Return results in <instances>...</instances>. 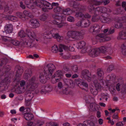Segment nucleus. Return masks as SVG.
<instances>
[{
	"label": "nucleus",
	"mask_w": 126,
	"mask_h": 126,
	"mask_svg": "<svg viewBox=\"0 0 126 126\" xmlns=\"http://www.w3.org/2000/svg\"><path fill=\"white\" fill-rule=\"evenodd\" d=\"M30 23L32 27L34 28H36L39 27L40 24L38 20L34 19L30 20Z\"/></svg>",
	"instance_id": "nucleus-12"
},
{
	"label": "nucleus",
	"mask_w": 126,
	"mask_h": 126,
	"mask_svg": "<svg viewBox=\"0 0 126 126\" xmlns=\"http://www.w3.org/2000/svg\"><path fill=\"white\" fill-rule=\"evenodd\" d=\"M26 97L25 100H31L34 96L33 93L31 92H26Z\"/></svg>",
	"instance_id": "nucleus-21"
},
{
	"label": "nucleus",
	"mask_w": 126,
	"mask_h": 126,
	"mask_svg": "<svg viewBox=\"0 0 126 126\" xmlns=\"http://www.w3.org/2000/svg\"><path fill=\"white\" fill-rule=\"evenodd\" d=\"M97 105L95 103H91L90 104V109L92 110L95 111L97 109Z\"/></svg>",
	"instance_id": "nucleus-29"
},
{
	"label": "nucleus",
	"mask_w": 126,
	"mask_h": 126,
	"mask_svg": "<svg viewBox=\"0 0 126 126\" xmlns=\"http://www.w3.org/2000/svg\"><path fill=\"white\" fill-rule=\"evenodd\" d=\"M42 3L45 6V7L42 8V10L44 12L48 11V10H50L53 8L52 5L46 1L42 0Z\"/></svg>",
	"instance_id": "nucleus-10"
},
{
	"label": "nucleus",
	"mask_w": 126,
	"mask_h": 126,
	"mask_svg": "<svg viewBox=\"0 0 126 126\" xmlns=\"http://www.w3.org/2000/svg\"><path fill=\"white\" fill-rule=\"evenodd\" d=\"M55 67L54 65L52 63H50L47 65L46 67L45 68L44 71V74L47 76V78H52V74L54 71Z\"/></svg>",
	"instance_id": "nucleus-5"
},
{
	"label": "nucleus",
	"mask_w": 126,
	"mask_h": 126,
	"mask_svg": "<svg viewBox=\"0 0 126 126\" xmlns=\"http://www.w3.org/2000/svg\"><path fill=\"white\" fill-rule=\"evenodd\" d=\"M54 11L55 13H58V14H59V15H63V9L62 7L58 6L54 8Z\"/></svg>",
	"instance_id": "nucleus-20"
},
{
	"label": "nucleus",
	"mask_w": 126,
	"mask_h": 126,
	"mask_svg": "<svg viewBox=\"0 0 126 126\" xmlns=\"http://www.w3.org/2000/svg\"><path fill=\"white\" fill-rule=\"evenodd\" d=\"M1 37L2 38V40L5 41H10V40L9 39V37L5 36H2Z\"/></svg>",
	"instance_id": "nucleus-60"
},
{
	"label": "nucleus",
	"mask_w": 126,
	"mask_h": 126,
	"mask_svg": "<svg viewBox=\"0 0 126 126\" xmlns=\"http://www.w3.org/2000/svg\"><path fill=\"white\" fill-rule=\"evenodd\" d=\"M72 70L74 72H77L78 70V68L76 65H74L71 67Z\"/></svg>",
	"instance_id": "nucleus-42"
},
{
	"label": "nucleus",
	"mask_w": 126,
	"mask_h": 126,
	"mask_svg": "<svg viewBox=\"0 0 126 126\" xmlns=\"http://www.w3.org/2000/svg\"><path fill=\"white\" fill-rule=\"evenodd\" d=\"M114 66L113 65H110L109 66L107 70L108 72H110L112 70L114 69Z\"/></svg>",
	"instance_id": "nucleus-52"
},
{
	"label": "nucleus",
	"mask_w": 126,
	"mask_h": 126,
	"mask_svg": "<svg viewBox=\"0 0 126 126\" xmlns=\"http://www.w3.org/2000/svg\"><path fill=\"white\" fill-rule=\"evenodd\" d=\"M94 85L95 87L99 89L101 88V85L98 82V81L97 79H95L94 81Z\"/></svg>",
	"instance_id": "nucleus-34"
},
{
	"label": "nucleus",
	"mask_w": 126,
	"mask_h": 126,
	"mask_svg": "<svg viewBox=\"0 0 126 126\" xmlns=\"http://www.w3.org/2000/svg\"><path fill=\"white\" fill-rule=\"evenodd\" d=\"M10 42L14 45L16 46H18L20 44V41L17 40H14L12 39L10 41Z\"/></svg>",
	"instance_id": "nucleus-38"
},
{
	"label": "nucleus",
	"mask_w": 126,
	"mask_h": 126,
	"mask_svg": "<svg viewBox=\"0 0 126 126\" xmlns=\"http://www.w3.org/2000/svg\"><path fill=\"white\" fill-rule=\"evenodd\" d=\"M76 83L78 84V86L81 85V83L82 82L81 81V80L79 79H77L75 80Z\"/></svg>",
	"instance_id": "nucleus-61"
},
{
	"label": "nucleus",
	"mask_w": 126,
	"mask_h": 126,
	"mask_svg": "<svg viewBox=\"0 0 126 126\" xmlns=\"http://www.w3.org/2000/svg\"><path fill=\"white\" fill-rule=\"evenodd\" d=\"M26 34L23 30H20L18 32V36L21 38H24L26 36Z\"/></svg>",
	"instance_id": "nucleus-36"
},
{
	"label": "nucleus",
	"mask_w": 126,
	"mask_h": 126,
	"mask_svg": "<svg viewBox=\"0 0 126 126\" xmlns=\"http://www.w3.org/2000/svg\"><path fill=\"white\" fill-rule=\"evenodd\" d=\"M52 36L54 38L56 39L57 41L59 42H61L63 41V37L60 36L58 33H53Z\"/></svg>",
	"instance_id": "nucleus-17"
},
{
	"label": "nucleus",
	"mask_w": 126,
	"mask_h": 126,
	"mask_svg": "<svg viewBox=\"0 0 126 126\" xmlns=\"http://www.w3.org/2000/svg\"><path fill=\"white\" fill-rule=\"evenodd\" d=\"M45 76L43 74H40L39 77V79L40 82L42 83H45L46 82L47 79H49L50 78H47L48 76H47L44 74Z\"/></svg>",
	"instance_id": "nucleus-19"
},
{
	"label": "nucleus",
	"mask_w": 126,
	"mask_h": 126,
	"mask_svg": "<svg viewBox=\"0 0 126 126\" xmlns=\"http://www.w3.org/2000/svg\"><path fill=\"white\" fill-rule=\"evenodd\" d=\"M99 89L95 87H90V90L91 93L94 95H96L98 93Z\"/></svg>",
	"instance_id": "nucleus-28"
},
{
	"label": "nucleus",
	"mask_w": 126,
	"mask_h": 126,
	"mask_svg": "<svg viewBox=\"0 0 126 126\" xmlns=\"http://www.w3.org/2000/svg\"><path fill=\"white\" fill-rule=\"evenodd\" d=\"M100 20L102 22L109 23L111 22L112 20L110 18L102 16L100 18Z\"/></svg>",
	"instance_id": "nucleus-22"
},
{
	"label": "nucleus",
	"mask_w": 126,
	"mask_h": 126,
	"mask_svg": "<svg viewBox=\"0 0 126 126\" xmlns=\"http://www.w3.org/2000/svg\"><path fill=\"white\" fill-rule=\"evenodd\" d=\"M67 20L71 22H74L75 21L74 18L71 16H69L67 17Z\"/></svg>",
	"instance_id": "nucleus-53"
},
{
	"label": "nucleus",
	"mask_w": 126,
	"mask_h": 126,
	"mask_svg": "<svg viewBox=\"0 0 126 126\" xmlns=\"http://www.w3.org/2000/svg\"><path fill=\"white\" fill-rule=\"evenodd\" d=\"M64 72L65 73L68 72L70 71L69 68L65 65L64 66Z\"/></svg>",
	"instance_id": "nucleus-62"
},
{
	"label": "nucleus",
	"mask_w": 126,
	"mask_h": 126,
	"mask_svg": "<svg viewBox=\"0 0 126 126\" xmlns=\"http://www.w3.org/2000/svg\"><path fill=\"white\" fill-rule=\"evenodd\" d=\"M39 57V56H28L27 57V58L35 59Z\"/></svg>",
	"instance_id": "nucleus-58"
},
{
	"label": "nucleus",
	"mask_w": 126,
	"mask_h": 126,
	"mask_svg": "<svg viewBox=\"0 0 126 126\" xmlns=\"http://www.w3.org/2000/svg\"><path fill=\"white\" fill-rule=\"evenodd\" d=\"M88 9L90 12L92 13H95L97 14H100L101 13H110L112 11L110 9L105 7H98L94 9L93 6L91 5L88 6Z\"/></svg>",
	"instance_id": "nucleus-2"
},
{
	"label": "nucleus",
	"mask_w": 126,
	"mask_h": 126,
	"mask_svg": "<svg viewBox=\"0 0 126 126\" xmlns=\"http://www.w3.org/2000/svg\"><path fill=\"white\" fill-rule=\"evenodd\" d=\"M85 45L86 43L84 41H82L79 42L78 43V48L81 49L84 48L85 46Z\"/></svg>",
	"instance_id": "nucleus-33"
},
{
	"label": "nucleus",
	"mask_w": 126,
	"mask_h": 126,
	"mask_svg": "<svg viewBox=\"0 0 126 126\" xmlns=\"http://www.w3.org/2000/svg\"><path fill=\"white\" fill-rule=\"evenodd\" d=\"M104 74V72L103 70L101 68L98 69L97 70V75L98 76V78H100V81L102 82Z\"/></svg>",
	"instance_id": "nucleus-18"
},
{
	"label": "nucleus",
	"mask_w": 126,
	"mask_h": 126,
	"mask_svg": "<svg viewBox=\"0 0 126 126\" xmlns=\"http://www.w3.org/2000/svg\"><path fill=\"white\" fill-rule=\"evenodd\" d=\"M113 120L115 119L117 120V121L118 120V113H115L112 116Z\"/></svg>",
	"instance_id": "nucleus-57"
},
{
	"label": "nucleus",
	"mask_w": 126,
	"mask_h": 126,
	"mask_svg": "<svg viewBox=\"0 0 126 126\" xmlns=\"http://www.w3.org/2000/svg\"><path fill=\"white\" fill-rule=\"evenodd\" d=\"M48 17V15L46 14H44L42 15L40 17V19L42 21H45L46 20Z\"/></svg>",
	"instance_id": "nucleus-45"
},
{
	"label": "nucleus",
	"mask_w": 126,
	"mask_h": 126,
	"mask_svg": "<svg viewBox=\"0 0 126 126\" xmlns=\"http://www.w3.org/2000/svg\"><path fill=\"white\" fill-rule=\"evenodd\" d=\"M51 32L50 30H46L44 32L43 35V37L45 39H50L53 36L51 35Z\"/></svg>",
	"instance_id": "nucleus-14"
},
{
	"label": "nucleus",
	"mask_w": 126,
	"mask_h": 126,
	"mask_svg": "<svg viewBox=\"0 0 126 126\" xmlns=\"http://www.w3.org/2000/svg\"><path fill=\"white\" fill-rule=\"evenodd\" d=\"M13 29V26L11 24H9L6 25L5 27V31L7 33L12 32Z\"/></svg>",
	"instance_id": "nucleus-16"
},
{
	"label": "nucleus",
	"mask_w": 126,
	"mask_h": 126,
	"mask_svg": "<svg viewBox=\"0 0 126 126\" xmlns=\"http://www.w3.org/2000/svg\"><path fill=\"white\" fill-rule=\"evenodd\" d=\"M44 124V122L43 121H38L35 124V126H41Z\"/></svg>",
	"instance_id": "nucleus-56"
},
{
	"label": "nucleus",
	"mask_w": 126,
	"mask_h": 126,
	"mask_svg": "<svg viewBox=\"0 0 126 126\" xmlns=\"http://www.w3.org/2000/svg\"><path fill=\"white\" fill-rule=\"evenodd\" d=\"M101 30L100 26L98 24H95L91 27L90 31L91 32L99 33Z\"/></svg>",
	"instance_id": "nucleus-11"
},
{
	"label": "nucleus",
	"mask_w": 126,
	"mask_h": 126,
	"mask_svg": "<svg viewBox=\"0 0 126 126\" xmlns=\"http://www.w3.org/2000/svg\"><path fill=\"white\" fill-rule=\"evenodd\" d=\"M58 91L59 93L63 94V85L62 82H59L58 85Z\"/></svg>",
	"instance_id": "nucleus-26"
},
{
	"label": "nucleus",
	"mask_w": 126,
	"mask_h": 126,
	"mask_svg": "<svg viewBox=\"0 0 126 126\" xmlns=\"http://www.w3.org/2000/svg\"><path fill=\"white\" fill-rule=\"evenodd\" d=\"M10 82V78L9 77H6L1 81L0 83L1 84H3L4 85H5L9 84Z\"/></svg>",
	"instance_id": "nucleus-25"
},
{
	"label": "nucleus",
	"mask_w": 126,
	"mask_h": 126,
	"mask_svg": "<svg viewBox=\"0 0 126 126\" xmlns=\"http://www.w3.org/2000/svg\"><path fill=\"white\" fill-rule=\"evenodd\" d=\"M84 11L82 9H81L78 12L76 13V16L77 17H79L81 18H83L84 14H82L81 11Z\"/></svg>",
	"instance_id": "nucleus-32"
},
{
	"label": "nucleus",
	"mask_w": 126,
	"mask_h": 126,
	"mask_svg": "<svg viewBox=\"0 0 126 126\" xmlns=\"http://www.w3.org/2000/svg\"><path fill=\"white\" fill-rule=\"evenodd\" d=\"M116 76L113 74H112L108 75L107 77V78L109 79V80H115Z\"/></svg>",
	"instance_id": "nucleus-40"
},
{
	"label": "nucleus",
	"mask_w": 126,
	"mask_h": 126,
	"mask_svg": "<svg viewBox=\"0 0 126 126\" xmlns=\"http://www.w3.org/2000/svg\"><path fill=\"white\" fill-rule=\"evenodd\" d=\"M63 73L62 71L60 70L57 71L54 75L52 76L51 81L53 83H55L60 81L63 79Z\"/></svg>",
	"instance_id": "nucleus-6"
},
{
	"label": "nucleus",
	"mask_w": 126,
	"mask_h": 126,
	"mask_svg": "<svg viewBox=\"0 0 126 126\" xmlns=\"http://www.w3.org/2000/svg\"><path fill=\"white\" fill-rule=\"evenodd\" d=\"M105 36V35L104 33L99 34L96 36V38L97 39L99 40L100 42L101 40H102L103 38H104Z\"/></svg>",
	"instance_id": "nucleus-37"
},
{
	"label": "nucleus",
	"mask_w": 126,
	"mask_h": 126,
	"mask_svg": "<svg viewBox=\"0 0 126 126\" xmlns=\"http://www.w3.org/2000/svg\"><path fill=\"white\" fill-rule=\"evenodd\" d=\"M84 126H95L94 122L89 120H86L83 123Z\"/></svg>",
	"instance_id": "nucleus-24"
},
{
	"label": "nucleus",
	"mask_w": 126,
	"mask_h": 126,
	"mask_svg": "<svg viewBox=\"0 0 126 126\" xmlns=\"http://www.w3.org/2000/svg\"><path fill=\"white\" fill-rule=\"evenodd\" d=\"M34 4H36L37 7L40 8H41L43 6V4L42 3V0L36 1L34 3Z\"/></svg>",
	"instance_id": "nucleus-44"
},
{
	"label": "nucleus",
	"mask_w": 126,
	"mask_h": 126,
	"mask_svg": "<svg viewBox=\"0 0 126 126\" xmlns=\"http://www.w3.org/2000/svg\"><path fill=\"white\" fill-rule=\"evenodd\" d=\"M8 18L9 20L14 21H17L18 20V18L16 17L12 16H8Z\"/></svg>",
	"instance_id": "nucleus-41"
},
{
	"label": "nucleus",
	"mask_w": 126,
	"mask_h": 126,
	"mask_svg": "<svg viewBox=\"0 0 126 126\" xmlns=\"http://www.w3.org/2000/svg\"><path fill=\"white\" fill-rule=\"evenodd\" d=\"M36 77L33 76L28 82L26 87V92H31L34 90L37 87V83H35Z\"/></svg>",
	"instance_id": "nucleus-4"
},
{
	"label": "nucleus",
	"mask_w": 126,
	"mask_h": 126,
	"mask_svg": "<svg viewBox=\"0 0 126 126\" xmlns=\"http://www.w3.org/2000/svg\"><path fill=\"white\" fill-rule=\"evenodd\" d=\"M115 26L117 28H120L122 27L125 28V26L121 21L116 22L115 24Z\"/></svg>",
	"instance_id": "nucleus-27"
},
{
	"label": "nucleus",
	"mask_w": 126,
	"mask_h": 126,
	"mask_svg": "<svg viewBox=\"0 0 126 126\" xmlns=\"http://www.w3.org/2000/svg\"><path fill=\"white\" fill-rule=\"evenodd\" d=\"M58 50L59 52L62 53L63 51V45L62 44H60L58 45Z\"/></svg>",
	"instance_id": "nucleus-47"
},
{
	"label": "nucleus",
	"mask_w": 126,
	"mask_h": 126,
	"mask_svg": "<svg viewBox=\"0 0 126 126\" xmlns=\"http://www.w3.org/2000/svg\"><path fill=\"white\" fill-rule=\"evenodd\" d=\"M111 39L109 37H104V38H103L102 39V40H101L100 42H105L106 41H108L110 40Z\"/></svg>",
	"instance_id": "nucleus-59"
},
{
	"label": "nucleus",
	"mask_w": 126,
	"mask_h": 126,
	"mask_svg": "<svg viewBox=\"0 0 126 126\" xmlns=\"http://www.w3.org/2000/svg\"><path fill=\"white\" fill-rule=\"evenodd\" d=\"M15 92L17 94H20L22 93V91L20 90V87H18L15 91Z\"/></svg>",
	"instance_id": "nucleus-51"
},
{
	"label": "nucleus",
	"mask_w": 126,
	"mask_h": 126,
	"mask_svg": "<svg viewBox=\"0 0 126 126\" xmlns=\"http://www.w3.org/2000/svg\"><path fill=\"white\" fill-rule=\"evenodd\" d=\"M51 51L54 53H56L59 52L58 46L57 45H54L52 47Z\"/></svg>",
	"instance_id": "nucleus-31"
},
{
	"label": "nucleus",
	"mask_w": 126,
	"mask_h": 126,
	"mask_svg": "<svg viewBox=\"0 0 126 126\" xmlns=\"http://www.w3.org/2000/svg\"><path fill=\"white\" fill-rule=\"evenodd\" d=\"M126 29L125 28V30L119 32V35L117 38L118 39L120 40L126 38Z\"/></svg>",
	"instance_id": "nucleus-13"
},
{
	"label": "nucleus",
	"mask_w": 126,
	"mask_h": 126,
	"mask_svg": "<svg viewBox=\"0 0 126 126\" xmlns=\"http://www.w3.org/2000/svg\"><path fill=\"white\" fill-rule=\"evenodd\" d=\"M25 73L28 74V75H30L31 76H32V71L30 69L27 70L26 71Z\"/></svg>",
	"instance_id": "nucleus-63"
},
{
	"label": "nucleus",
	"mask_w": 126,
	"mask_h": 126,
	"mask_svg": "<svg viewBox=\"0 0 126 126\" xmlns=\"http://www.w3.org/2000/svg\"><path fill=\"white\" fill-rule=\"evenodd\" d=\"M52 17L54 19L52 22L54 24L57 25L59 28H61L63 26V15H59V14H54Z\"/></svg>",
	"instance_id": "nucleus-3"
},
{
	"label": "nucleus",
	"mask_w": 126,
	"mask_h": 126,
	"mask_svg": "<svg viewBox=\"0 0 126 126\" xmlns=\"http://www.w3.org/2000/svg\"><path fill=\"white\" fill-rule=\"evenodd\" d=\"M16 68L17 69L16 75V76L19 77L22 74L23 71V69L19 66H17Z\"/></svg>",
	"instance_id": "nucleus-23"
},
{
	"label": "nucleus",
	"mask_w": 126,
	"mask_h": 126,
	"mask_svg": "<svg viewBox=\"0 0 126 126\" xmlns=\"http://www.w3.org/2000/svg\"><path fill=\"white\" fill-rule=\"evenodd\" d=\"M17 16L19 17L22 19L23 20H25V17L24 16V15L22 13L18 12L16 13Z\"/></svg>",
	"instance_id": "nucleus-46"
},
{
	"label": "nucleus",
	"mask_w": 126,
	"mask_h": 126,
	"mask_svg": "<svg viewBox=\"0 0 126 126\" xmlns=\"http://www.w3.org/2000/svg\"><path fill=\"white\" fill-rule=\"evenodd\" d=\"M57 124L55 123L51 122L47 124V126H57Z\"/></svg>",
	"instance_id": "nucleus-54"
},
{
	"label": "nucleus",
	"mask_w": 126,
	"mask_h": 126,
	"mask_svg": "<svg viewBox=\"0 0 126 126\" xmlns=\"http://www.w3.org/2000/svg\"><path fill=\"white\" fill-rule=\"evenodd\" d=\"M21 87H23L25 84V81L23 80H21L19 82Z\"/></svg>",
	"instance_id": "nucleus-64"
},
{
	"label": "nucleus",
	"mask_w": 126,
	"mask_h": 126,
	"mask_svg": "<svg viewBox=\"0 0 126 126\" xmlns=\"http://www.w3.org/2000/svg\"><path fill=\"white\" fill-rule=\"evenodd\" d=\"M99 19V17L97 15H94L92 17V21L94 22L97 21Z\"/></svg>",
	"instance_id": "nucleus-39"
},
{
	"label": "nucleus",
	"mask_w": 126,
	"mask_h": 126,
	"mask_svg": "<svg viewBox=\"0 0 126 126\" xmlns=\"http://www.w3.org/2000/svg\"><path fill=\"white\" fill-rule=\"evenodd\" d=\"M67 36L73 39H78L80 37L79 36V34L78 31H70L67 33Z\"/></svg>",
	"instance_id": "nucleus-9"
},
{
	"label": "nucleus",
	"mask_w": 126,
	"mask_h": 126,
	"mask_svg": "<svg viewBox=\"0 0 126 126\" xmlns=\"http://www.w3.org/2000/svg\"><path fill=\"white\" fill-rule=\"evenodd\" d=\"M64 93H63L67 95L69 94L70 93V91L69 89V88L67 87V88H65L64 90L63 91Z\"/></svg>",
	"instance_id": "nucleus-55"
},
{
	"label": "nucleus",
	"mask_w": 126,
	"mask_h": 126,
	"mask_svg": "<svg viewBox=\"0 0 126 126\" xmlns=\"http://www.w3.org/2000/svg\"><path fill=\"white\" fill-rule=\"evenodd\" d=\"M24 118L27 121L31 120L34 118V116L31 113H26L24 114Z\"/></svg>",
	"instance_id": "nucleus-15"
},
{
	"label": "nucleus",
	"mask_w": 126,
	"mask_h": 126,
	"mask_svg": "<svg viewBox=\"0 0 126 126\" xmlns=\"http://www.w3.org/2000/svg\"><path fill=\"white\" fill-rule=\"evenodd\" d=\"M91 49V47L90 46L85 48L84 47L81 50V52L82 53H85L88 51H90Z\"/></svg>",
	"instance_id": "nucleus-35"
},
{
	"label": "nucleus",
	"mask_w": 126,
	"mask_h": 126,
	"mask_svg": "<svg viewBox=\"0 0 126 126\" xmlns=\"http://www.w3.org/2000/svg\"><path fill=\"white\" fill-rule=\"evenodd\" d=\"M26 34L28 36V40L24 41L22 45L30 48L34 47L33 41L36 39V36L34 32L32 30H27Z\"/></svg>",
	"instance_id": "nucleus-1"
},
{
	"label": "nucleus",
	"mask_w": 126,
	"mask_h": 126,
	"mask_svg": "<svg viewBox=\"0 0 126 126\" xmlns=\"http://www.w3.org/2000/svg\"><path fill=\"white\" fill-rule=\"evenodd\" d=\"M70 9L69 8H67L63 10V14L69 15L70 14Z\"/></svg>",
	"instance_id": "nucleus-48"
},
{
	"label": "nucleus",
	"mask_w": 126,
	"mask_h": 126,
	"mask_svg": "<svg viewBox=\"0 0 126 126\" xmlns=\"http://www.w3.org/2000/svg\"><path fill=\"white\" fill-rule=\"evenodd\" d=\"M90 21L89 20H87L84 22L82 27L83 28L87 27L90 26Z\"/></svg>",
	"instance_id": "nucleus-43"
},
{
	"label": "nucleus",
	"mask_w": 126,
	"mask_h": 126,
	"mask_svg": "<svg viewBox=\"0 0 126 126\" xmlns=\"http://www.w3.org/2000/svg\"><path fill=\"white\" fill-rule=\"evenodd\" d=\"M120 21L122 22L123 24L125 25L126 29V17H122Z\"/></svg>",
	"instance_id": "nucleus-49"
},
{
	"label": "nucleus",
	"mask_w": 126,
	"mask_h": 126,
	"mask_svg": "<svg viewBox=\"0 0 126 126\" xmlns=\"http://www.w3.org/2000/svg\"><path fill=\"white\" fill-rule=\"evenodd\" d=\"M123 54L126 55V41L124 43L121 47Z\"/></svg>",
	"instance_id": "nucleus-30"
},
{
	"label": "nucleus",
	"mask_w": 126,
	"mask_h": 126,
	"mask_svg": "<svg viewBox=\"0 0 126 126\" xmlns=\"http://www.w3.org/2000/svg\"><path fill=\"white\" fill-rule=\"evenodd\" d=\"M91 4L92 5H98L100 4V2L99 1H97L96 0H92L91 3Z\"/></svg>",
	"instance_id": "nucleus-50"
},
{
	"label": "nucleus",
	"mask_w": 126,
	"mask_h": 126,
	"mask_svg": "<svg viewBox=\"0 0 126 126\" xmlns=\"http://www.w3.org/2000/svg\"><path fill=\"white\" fill-rule=\"evenodd\" d=\"M81 76L82 78L87 80L88 82H90L91 80V73L86 69L82 70L81 72Z\"/></svg>",
	"instance_id": "nucleus-8"
},
{
	"label": "nucleus",
	"mask_w": 126,
	"mask_h": 126,
	"mask_svg": "<svg viewBox=\"0 0 126 126\" xmlns=\"http://www.w3.org/2000/svg\"><path fill=\"white\" fill-rule=\"evenodd\" d=\"M107 50V48L105 46L102 47L98 48L93 49L90 52V54L97 55L99 54V53H104Z\"/></svg>",
	"instance_id": "nucleus-7"
}]
</instances>
